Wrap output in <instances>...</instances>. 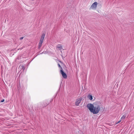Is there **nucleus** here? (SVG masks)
<instances>
[{
    "mask_svg": "<svg viewBox=\"0 0 134 134\" xmlns=\"http://www.w3.org/2000/svg\"><path fill=\"white\" fill-rule=\"evenodd\" d=\"M60 73H61L63 77L64 78L66 79L67 77V76L66 74L64 72L62 68H61V70L60 71Z\"/></svg>",
    "mask_w": 134,
    "mask_h": 134,
    "instance_id": "3",
    "label": "nucleus"
},
{
    "mask_svg": "<svg viewBox=\"0 0 134 134\" xmlns=\"http://www.w3.org/2000/svg\"><path fill=\"white\" fill-rule=\"evenodd\" d=\"M88 97L89 98V99L90 100H91L93 99L92 96V95H89L88 96Z\"/></svg>",
    "mask_w": 134,
    "mask_h": 134,
    "instance_id": "6",
    "label": "nucleus"
},
{
    "mask_svg": "<svg viewBox=\"0 0 134 134\" xmlns=\"http://www.w3.org/2000/svg\"><path fill=\"white\" fill-rule=\"evenodd\" d=\"M57 47L59 49H62V46L60 44H59L57 46Z\"/></svg>",
    "mask_w": 134,
    "mask_h": 134,
    "instance_id": "7",
    "label": "nucleus"
},
{
    "mask_svg": "<svg viewBox=\"0 0 134 134\" xmlns=\"http://www.w3.org/2000/svg\"><path fill=\"white\" fill-rule=\"evenodd\" d=\"M126 116L125 115H123L121 118V119L122 120L124 119L125 118Z\"/></svg>",
    "mask_w": 134,
    "mask_h": 134,
    "instance_id": "8",
    "label": "nucleus"
},
{
    "mask_svg": "<svg viewBox=\"0 0 134 134\" xmlns=\"http://www.w3.org/2000/svg\"><path fill=\"white\" fill-rule=\"evenodd\" d=\"M97 4V3L96 2H94L91 5L90 7V9H96V8Z\"/></svg>",
    "mask_w": 134,
    "mask_h": 134,
    "instance_id": "4",
    "label": "nucleus"
},
{
    "mask_svg": "<svg viewBox=\"0 0 134 134\" xmlns=\"http://www.w3.org/2000/svg\"><path fill=\"white\" fill-rule=\"evenodd\" d=\"M121 121V120H120L118 122L116 123V124H118Z\"/></svg>",
    "mask_w": 134,
    "mask_h": 134,
    "instance_id": "9",
    "label": "nucleus"
},
{
    "mask_svg": "<svg viewBox=\"0 0 134 134\" xmlns=\"http://www.w3.org/2000/svg\"><path fill=\"white\" fill-rule=\"evenodd\" d=\"M24 37H21L20 38V40H22L23 38H24Z\"/></svg>",
    "mask_w": 134,
    "mask_h": 134,
    "instance_id": "10",
    "label": "nucleus"
},
{
    "mask_svg": "<svg viewBox=\"0 0 134 134\" xmlns=\"http://www.w3.org/2000/svg\"><path fill=\"white\" fill-rule=\"evenodd\" d=\"M58 66H59V67H61L60 65V64L59 63H58Z\"/></svg>",
    "mask_w": 134,
    "mask_h": 134,
    "instance_id": "11",
    "label": "nucleus"
},
{
    "mask_svg": "<svg viewBox=\"0 0 134 134\" xmlns=\"http://www.w3.org/2000/svg\"><path fill=\"white\" fill-rule=\"evenodd\" d=\"M87 107L90 111L94 114L98 113L101 109V105L99 103L92 104L88 103L87 105Z\"/></svg>",
    "mask_w": 134,
    "mask_h": 134,
    "instance_id": "1",
    "label": "nucleus"
},
{
    "mask_svg": "<svg viewBox=\"0 0 134 134\" xmlns=\"http://www.w3.org/2000/svg\"><path fill=\"white\" fill-rule=\"evenodd\" d=\"M48 104V103L46 105H47Z\"/></svg>",
    "mask_w": 134,
    "mask_h": 134,
    "instance_id": "16",
    "label": "nucleus"
},
{
    "mask_svg": "<svg viewBox=\"0 0 134 134\" xmlns=\"http://www.w3.org/2000/svg\"><path fill=\"white\" fill-rule=\"evenodd\" d=\"M21 67H24V66H21Z\"/></svg>",
    "mask_w": 134,
    "mask_h": 134,
    "instance_id": "14",
    "label": "nucleus"
},
{
    "mask_svg": "<svg viewBox=\"0 0 134 134\" xmlns=\"http://www.w3.org/2000/svg\"><path fill=\"white\" fill-rule=\"evenodd\" d=\"M31 0V1H34L35 0Z\"/></svg>",
    "mask_w": 134,
    "mask_h": 134,
    "instance_id": "15",
    "label": "nucleus"
},
{
    "mask_svg": "<svg viewBox=\"0 0 134 134\" xmlns=\"http://www.w3.org/2000/svg\"><path fill=\"white\" fill-rule=\"evenodd\" d=\"M82 99L80 98L77 99L75 103V105L76 106H78L79 105V104L80 103L81 101V100Z\"/></svg>",
    "mask_w": 134,
    "mask_h": 134,
    "instance_id": "5",
    "label": "nucleus"
},
{
    "mask_svg": "<svg viewBox=\"0 0 134 134\" xmlns=\"http://www.w3.org/2000/svg\"><path fill=\"white\" fill-rule=\"evenodd\" d=\"M45 34L43 33L42 34L40 38V41L38 44V48H40L41 47L43 43V40L45 36Z\"/></svg>",
    "mask_w": 134,
    "mask_h": 134,
    "instance_id": "2",
    "label": "nucleus"
},
{
    "mask_svg": "<svg viewBox=\"0 0 134 134\" xmlns=\"http://www.w3.org/2000/svg\"><path fill=\"white\" fill-rule=\"evenodd\" d=\"M4 99L2 100H1V102H4Z\"/></svg>",
    "mask_w": 134,
    "mask_h": 134,
    "instance_id": "12",
    "label": "nucleus"
},
{
    "mask_svg": "<svg viewBox=\"0 0 134 134\" xmlns=\"http://www.w3.org/2000/svg\"><path fill=\"white\" fill-rule=\"evenodd\" d=\"M22 68L23 70H24V69H25V68L24 67V68H20V69H21V68Z\"/></svg>",
    "mask_w": 134,
    "mask_h": 134,
    "instance_id": "13",
    "label": "nucleus"
}]
</instances>
